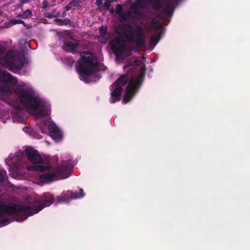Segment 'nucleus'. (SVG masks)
<instances>
[{
	"mask_svg": "<svg viewBox=\"0 0 250 250\" xmlns=\"http://www.w3.org/2000/svg\"><path fill=\"white\" fill-rule=\"evenodd\" d=\"M16 97L20 104L24 106L28 111L40 116L48 115L50 112V105L36 95H19Z\"/></svg>",
	"mask_w": 250,
	"mask_h": 250,
	"instance_id": "nucleus-1",
	"label": "nucleus"
},
{
	"mask_svg": "<svg viewBox=\"0 0 250 250\" xmlns=\"http://www.w3.org/2000/svg\"><path fill=\"white\" fill-rule=\"evenodd\" d=\"M145 68L142 67L140 78L135 80L129 81V78L126 74L122 75L110 86V94H123L124 87L127 83V85L124 94H136L140 87V79L145 75Z\"/></svg>",
	"mask_w": 250,
	"mask_h": 250,
	"instance_id": "nucleus-2",
	"label": "nucleus"
},
{
	"mask_svg": "<svg viewBox=\"0 0 250 250\" xmlns=\"http://www.w3.org/2000/svg\"><path fill=\"white\" fill-rule=\"evenodd\" d=\"M72 168L70 163L67 161L63 162L61 165H58L55 170L42 174L40 175V178L47 183L66 179L70 176Z\"/></svg>",
	"mask_w": 250,
	"mask_h": 250,
	"instance_id": "nucleus-3",
	"label": "nucleus"
},
{
	"mask_svg": "<svg viewBox=\"0 0 250 250\" xmlns=\"http://www.w3.org/2000/svg\"><path fill=\"white\" fill-rule=\"evenodd\" d=\"M0 61L4 67L14 72L23 67L25 64V60L23 57L16 55L14 51L10 50L6 52Z\"/></svg>",
	"mask_w": 250,
	"mask_h": 250,
	"instance_id": "nucleus-4",
	"label": "nucleus"
},
{
	"mask_svg": "<svg viewBox=\"0 0 250 250\" xmlns=\"http://www.w3.org/2000/svg\"><path fill=\"white\" fill-rule=\"evenodd\" d=\"M96 57L92 56H82L77 64V69L82 77H88L94 72V68L97 64Z\"/></svg>",
	"mask_w": 250,
	"mask_h": 250,
	"instance_id": "nucleus-5",
	"label": "nucleus"
},
{
	"mask_svg": "<svg viewBox=\"0 0 250 250\" xmlns=\"http://www.w3.org/2000/svg\"><path fill=\"white\" fill-rule=\"evenodd\" d=\"M182 0H150L148 3L154 10H159L163 6L164 8L161 10L162 14L168 17L173 15L176 7Z\"/></svg>",
	"mask_w": 250,
	"mask_h": 250,
	"instance_id": "nucleus-6",
	"label": "nucleus"
},
{
	"mask_svg": "<svg viewBox=\"0 0 250 250\" xmlns=\"http://www.w3.org/2000/svg\"><path fill=\"white\" fill-rule=\"evenodd\" d=\"M54 202V197L53 194L49 192L43 193L42 196L32 202L30 215L38 213L45 207H48L52 204Z\"/></svg>",
	"mask_w": 250,
	"mask_h": 250,
	"instance_id": "nucleus-7",
	"label": "nucleus"
},
{
	"mask_svg": "<svg viewBox=\"0 0 250 250\" xmlns=\"http://www.w3.org/2000/svg\"><path fill=\"white\" fill-rule=\"evenodd\" d=\"M13 95H0V99L14 108L12 112V116L20 118L21 116V107L17 97H13Z\"/></svg>",
	"mask_w": 250,
	"mask_h": 250,
	"instance_id": "nucleus-8",
	"label": "nucleus"
},
{
	"mask_svg": "<svg viewBox=\"0 0 250 250\" xmlns=\"http://www.w3.org/2000/svg\"><path fill=\"white\" fill-rule=\"evenodd\" d=\"M4 214L14 215L16 214H27L31 216V207L29 205H4Z\"/></svg>",
	"mask_w": 250,
	"mask_h": 250,
	"instance_id": "nucleus-9",
	"label": "nucleus"
},
{
	"mask_svg": "<svg viewBox=\"0 0 250 250\" xmlns=\"http://www.w3.org/2000/svg\"><path fill=\"white\" fill-rule=\"evenodd\" d=\"M123 38L121 36L114 37L110 42V45L115 55L119 59L123 58V54L126 50Z\"/></svg>",
	"mask_w": 250,
	"mask_h": 250,
	"instance_id": "nucleus-10",
	"label": "nucleus"
},
{
	"mask_svg": "<svg viewBox=\"0 0 250 250\" xmlns=\"http://www.w3.org/2000/svg\"><path fill=\"white\" fill-rule=\"evenodd\" d=\"M0 82L3 83L0 84V92L2 94L3 93L6 94L8 92L9 94H11L9 87L6 85V83L16 84L18 83V79L6 71L0 70Z\"/></svg>",
	"mask_w": 250,
	"mask_h": 250,
	"instance_id": "nucleus-11",
	"label": "nucleus"
},
{
	"mask_svg": "<svg viewBox=\"0 0 250 250\" xmlns=\"http://www.w3.org/2000/svg\"><path fill=\"white\" fill-rule=\"evenodd\" d=\"M115 33L120 35H124L127 41L132 43L134 41L135 37L133 33V28L130 23H123L121 26L116 28Z\"/></svg>",
	"mask_w": 250,
	"mask_h": 250,
	"instance_id": "nucleus-12",
	"label": "nucleus"
},
{
	"mask_svg": "<svg viewBox=\"0 0 250 250\" xmlns=\"http://www.w3.org/2000/svg\"><path fill=\"white\" fill-rule=\"evenodd\" d=\"M27 159L33 164H42V159L39 152L34 148L28 147L25 149Z\"/></svg>",
	"mask_w": 250,
	"mask_h": 250,
	"instance_id": "nucleus-13",
	"label": "nucleus"
},
{
	"mask_svg": "<svg viewBox=\"0 0 250 250\" xmlns=\"http://www.w3.org/2000/svg\"><path fill=\"white\" fill-rule=\"evenodd\" d=\"M143 28L139 25L137 24L135 30V45L139 48H141L146 45V38L143 33Z\"/></svg>",
	"mask_w": 250,
	"mask_h": 250,
	"instance_id": "nucleus-14",
	"label": "nucleus"
},
{
	"mask_svg": "<svg viewBox=\"0 0 250 250\" xmlns=\"http://www.w3.org/2000/svg\"><path fill=\"white\" fill-rule=\"evenodd\" d=\"M50 136L56 142L60 141L62 138V133L54 124H49L48 126Z\"/></svg>",
	"mask_w": 250,
	"mask_h": 250,
	"instance_id": "nucleus-15",
	"label": "nucleus"
},
{
	"mask_svg": "<svg viewBox=\"0 0 250 250\" xmlns=\"http://www.w3.org/2000/svg\"><path fill=\"white\" fill-rule=\"evenodd\" d=\"M79 45V41L76 40L75 42L68 41L64 42L62 48L64 51L67 52L76 54L79 52L77 49Z\"/></svg>",
	"mask_w": 250,
	"mask_h": 250,
	"instance_id": "nucleus-16",
	"label": "nucleus"
},
{
	"mask_svg": "<svg viewBox=\"0 0 250 250\" xmlns=\"http://www.w3.org/2000/svg\"><path fill=\"white\" fill-rule=\"evenodd\" d=\"M17 90L19 92V94H35L34 90L24 83L19 84L17 86Z\"/></svg>",
	"mask_w": 250,
	"mask_h": 250,
	"instance_id": "nucleus-17",
	"label": "nucleus"
},
{
	"mask_svg": "<svg viewBox=\"0 0 250 250\" xmlns=\"http://www.w3.org/2000/svg\"><path fill=\"white\" fill-rule=\"evenodd\" d=\"M79 191L77 192L76 191L68 190L66 191L65 195L69 197L70 200L82 198L84 196L85 193L81 188H79Z\"/></svg>",
	"mask_w": 250,
	"mask_h": 250,
	"instance_id": "nucleus-18",
	"label": "nucleus"
},
{
	"mask_svg": "<svg viewBox=\"0 0 250 250\" xmlns=\"http://www.w3.org/2000/svg\"><path fill=\"white\" fill-rule=\"evenodd\" d=\"M82 7V1L81 0H72L68 5L64 7L65 11L70 10L72 7H76L80 9Z\"/></svg>",
	"mask_w": 250,
	"mask_h": 250,
	"instance_id": "nucleus-19",
	"label": "nucleus"
},
{
	"mask_svg": "<svg viewBox=\"0 0 250 250\" xmlns=\"http://www.w3.org/2000/svg\"><path fill=\"white\" fill-rule=\"evenodd\" d=\"M160 18H161V15H158L157 16V18H152L150 20V24L152 28L155 30H158L162 27V25L159 20Z\"/></svg>",
	"mask_w": 250,
	"mask_h": 250,
	"instance_id": "nucleus-20",
	"label": "nucleus"
},
{
	"mask_svg": "<svg viewBox=\"0 0 250 250\" xmlns=\"http://www.w3.org/2000/svg\"><path fill=\"white\" fill-rule=\"evenodd\" d=\"M131 15V14L130 11L123 12L120 14L119 20L121 22L127 21L130 18Z\"/></svg>",
	"mask_w": 250,
	"mask_h": 250,
	"instance_id": "nucleus-21",
	"label": "nucleus"
},
{
	"mask_svg": "<svg viewBox=\"0 0 250 250\" xmlns=\"http://www.w3.org/2000/svg\"><path fill=\"white\" fill-rule=\"evenodd\" d=\"M66 191H63L62 193V195L60 196H58L57 198V203L60 204L63 202L68 203L70 200L69 199V197L66 196L65 195Z\"/></svg>",
	"mask_w": 250,
	"mask_h": 250,
	"instance_id": "nucleus-22",
	"label": "nucleus"
},
{
	"mask_svg": "<svg viewBox=\"0 0 250 250\" xmlns=\"http://www.w3.org/2000/svg\"><path fill=\"white\" fill-rule=\"evenodd\" d=\"M160 34L153 36L151 37L150 40V45L152 46V49L157 45L160 39Z\"/></svg>",
	"mask_w": 250,
	"mask_h": 250,
	"instance_id": "nucleus-23",
	"label": "nucleus"
},
{
	"mask_svg": "<svg viewBox=\"0 0 250 250\" xmlns=\"http://www.w3.org/2000/svg\"><path fill=\"white\" fill-rule=\"evenodd\" d=\"M145 0H136V3L131 6L132 10H136L138 8H141L144 7L143 4Z\"/></svg>",
	"mask_w": 250,
	"mask_h": 250,
	"instance_id": "nucleus-24",
	"label": "nucleus"
},
{
	"mask_svg": "<svg viewBox=\"0 0 250 250\" xmlns=\"http://www.w3.org/2000/svg\"><path fill=\"white\" fill-rule=\"evenodd\" d=\"M33 14L31 10L29 9L26 10L25 11H24L23 13L21 14H19L17 17L21 18L23 19H26L28 18H30L32 16Z\"/></svg>",
	"mask_w": 250,
	"mask_h": 250,
	"instance_id": "nucleus-25",
	"label": "nucleus"
},
{
	"mask_svg": "<svg viewBox=\"0 0 250 250\" xmlns=\"http://www.w3.org/2000/svg\"><path fill=\"white\" fill-rule=\"evenodd\" d=\"M48 167H45L42 165H36L34 166L33 167H31L28 168V169L29 170H33L34 171H44L46 169H47V168H48Z\"/></svg>",
	"mask_w": 250,
	"mask_h": 250,
	"instance_id": "nucleus-26",
	"label": "nucleus"
},
{
	"mask_svg": "<svg viewBox=\"0 0 250 250\" xmlns=\"http://www.w3.org/2000/svg\"><path fill=\"white\" fill-rule=\"evenodd\" d=\"M111 103L113 104L121 100L122 95H111Z\"/></svg>",
	"mask_w": 250,
	"mask_h": 250,
	"instance_id": "nucleus-27",
	"label": "nucleus"
},
{
	"mask_svg": "<svg viewBox=\"0 0 250 250\" xmlns=\"http://www.w3.org/2000/svg\"><path fill=\"white\" fill-rule=\"evenodd\" d=\"M107 27L106 26L100 27L99 28V33L100 37H104L107 34Z\"/></svg>",
	"mask_w": 250,
	"mask_h": 250,
	"instance_id": "nucleus-28",
	"label": "nucleus"
},
{
	"mask_svg": "<svg viewBox=\"0 0 250 250\" xmlns=\"http://www.w3.org/2000/svg\"><path fill=\"white\" fill-rule=\"evenodd\" d=\"M11 22L13 24H22L24 27L29 28V26L27 24H26L23 21L21 20H13L11 21Z\"/></svg>",
	"mask_w": 250,
	"mask_h": 250,
	"instance_id": "nucleus-29",
	"label": "nucleus"
},
{
	"mask_svg": "<svg viewBox=\"0 0 250 250\" xmlns=\"http://www.w3.org/2000/svg\"><path fill=\"white\" fill-rule=\"evenodd\" d=\"M134 95H124V97L123 99V103L125 104L129 102L131 99L133 98V96Z\"/></svg>",
	"mask_w": 250,
	"mask_h": 250,
	"instance_id": "nucleus-30",
	"label": "nucleus"
},
{
	"mask_svg": "<svg viewBox=\"0 0 250 250\" xmlns=\"http://www.w3.org/2000/svg\"><path fill=\"white\" fill-rule=\"evenodd\" d=\"M123 10L122 6L120 4H117L116 5V13L117 14H121L122 13V11Z\"/></svg>",
	"mask_w": 250,
	"mask_h": 250,
	"instance_id": "nucleus-31",
	"label": "nucleus"
},
{
	"mask_svg": "<svg viewBox=\"0 0 250 250\" xmlns=\"http://www.w3.org/2000/svg\"><path fill=\"white\" fill-rule=\"evenodd\" d=\"M9 222L10 219L6 217H3L0 220V224H5L8 223Z\"/></svg>",
	"mask_w": 250,
	"mask_h": 250,
	"instance_id": "nucleus-32",
	"label": "nucleus"
},
{
	"mask_svg": "<svg viewBox=\"0 0 250 250\" xmlns=\"http://www.w3.org/2000/svg\"><path fill=\"white\" fill-rule=\"evenodd\" d=\"M48 2L46 0H44L42 3V9L46 10L48 8Z\"/></svg>",
	"mask_w": 250,
	"mask_h": 250,
	"instance_id": "nucleus-33",
	"label": "nucleus"
},
{
	"mask_svg": "<svg viewBox=\"0 0 250 250\" xmlns=\"http://www.w3.org/2000/svg\"><path fill=\"white\" fill-rule=\"evenodd\" d=\"M4 205L0 202V217L4 214Z\"/></svg>",
	"mask_w": 250,
	"mask_h": 250,
	"instance_id": "nucleus-34",
	"label": "nucleus"
},
{
	"mask_svg": "<svg viewBox=\"0 0 250 250\" xmlns=\"http://www.w3.org/2000/svg\"><path fill=\"white\" fill-rule=\"evenodd\" d=\"M5 50H6L5 47L4 46H3L2 45H1V44H0V56L2 54H4Z\"/></svg>",
	"mask_w": 250,
	"mask_h": 250,
	"instance_id": "nucleus-35",
	"label": "nucleus"
},
{
	"mask_svg": "<svg viewBox=\"0 0 250 250\" xmlns=\"http://www.w3.org/2000/svg\"><path fill=\"white\" fill-rule=\"evenodd\" d=\"M55 21H62V22L65 24H67L69 22H70V20L69 19H67V20H62L61 19H56L55 20Z\"/></svg>",
	"mask_w": 250,
	"mask_h": 250,
	"instance_id": "nucleus-36",
	"label": "nucleus"
},
{
	"mask_svg": "<svg viewBox=\"0 0 250 250\" xmlns=\"http://www.w3.org/2000/svg\"><path fill=\"white\" fill-rule=\"evenodd\" d=\"M45 16L48 18H55V15H53L51 12H47L45 14Z\"/></svg>",
	"mask_w": 250,
	"mask_h": 250,
	"instance_id": "nucleus-37",
	"label": "nucleus"
},
{
	"mask_svg": "<svg viewBox=\"0 0 250 250\" xmlns=\"http://www.w3.org/2000/svg\"><path fill=\"white\" fill-rule=\"evenodd\" d=\"M51 13L53 14V15H55V18L58 17L60 15V13L57 11L55 9H54L53 11L51 12Z\"/></svg>",
	"mask_w": 250,
	"mask_h": 250,
	"instance_id": "nucleus-38",
	"label": "nucleus"
},
{
	"mask_svg": "<svg viewBox=\"0 0 250 250\" xmlns=\"http://www.w3.org/2000/svg\"><path fill=\"white\" fill-rule=\"evenodd\" d=\"M104 6L107 9L109 8L110 6V2L107 0L104 4Z\"/></svg>",
	"mask_w": 250,
	"mask_h": 250,
	"instance_id": "nucleus-39",
	"label": "nucleus"
},
{
	"mask_svg": "<svg viewBox=\"0 0 250 250\" xmlns=\"http://www.w3.org/2000/svg\"><path fill=\"white\" fill-rule=\"evenodd\" d=\"M102 3H103V0H96V4L98 6H100V5H102Z\"/></svg>",
	"mask_w": 250,
	"mask_h": 250,
	"instance_id": "nucleus-40",
	"label": "nucleus"
},
{
	"mask_svg": "<svg viewBox=\"0 0 250 250\" xmlns=\"http://www.w3.org/2000/svg\"><path fill=\"white\" fill-rule=\"evenodd\" d=\"M55 4H49L48 8L53 7Z\"/></svg>",
	"mask_w": 250,
	"mask_h": 250,
	"instance_id": "nucleus-41",
	"label": "nucleus"
},
{
	"mask_svg": "<svg viewBox=\"0 0 250 250\" xmlns=\"http://www.w3.org/2000/svg\"><path fill=\"white\" fill-rule=\"evenodd\" d=\"M139 62V60H136L135 61V64H136V63H137V62Z\"/></svg>",
	"mask_w": 250,
	"mask_h": 250,
	"instance_id": "nucleus-42",
	"label": "nucleus"
},
{
	"mask_svg": "<svg viewBox=\"0 0 250 250\" xmlns=\"http://www.w3.org/2000/svg\"><path fill=\"white\" fill-rule=\"evenodd\" d=\"M22 2V3H25V2H26V0H23Z\"/></svg>",
	"mask_w": 250,
	"mask_h": 250,
	"instance_id": "nucleus-43",
	"label": "nucleus"
}]
</instances>
